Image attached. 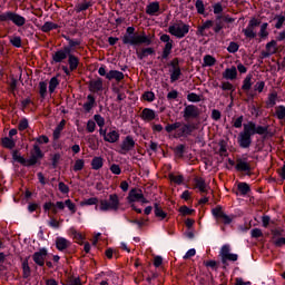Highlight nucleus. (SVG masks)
<instances>
[{
	"label": "nucleus",
	"mask_w": 285,
	"mask_h": 285,
	"mask_svg": "<svg viewBox=\"0 0 285 285\" xmlns=\"http://www.w3.org/2000/svg\"><path fill=\"white\" fill-rule=\"evenodd\" d=\"M255 135H268V126L257 125L253 120L243 124V130L237 137L239 148H250L253 145V137H255Z\"/></svg>",
	"instance_id": "f257e3e1"
},
{
	"label": "nucleus",
	"mask_w": 285,
	"mask_h": 285,
	"mask_svg": "<svg viewBox=\"0 0 285 285\" xmlns=\"http://www.w3.org/2000/svg\"><path fill=\"white\" fill-rule=\"evenodd\" d=\"M122 43L134 48H137V46H153V38L144 31L141 33L135 32V27H128L122 37Z\"/></svg>",
	"instance_id": "f03ea898"
},
{
	"label": "nucleus",
	"mask_w": 285,
	"mask_h": 285,
	"mask_svg": "<svg viewBox=\"0 0 285 285\" xmlns=\"http://www.w3.org/2000/svg\"><path fill=\"white\" fill-rule=\"evenodd\" d=\"M98 204L95 205V210H100V213H108L112 210L114 213H117L119 210L120 202H119V195L117 194H110L109 199H100L98 200Z\"/></svg>",
	"instance_id": "7ed1b4c3"
},
{
	"label": "nucleus",
	"mask_w": 285,
	"mask_h": 285,
	"mask_svg": "<svg viewBox=\"0 0 285 285\" xmlns=\"http://www.w3.org/2000/svg\"><path fill=\"white\" fill-rule=\"evenodd\" d=\"M168 32L173 37H176V39H184L190 32V24L179 20L177 23L169 26Z\"/></svg>",
	"instance_id": "20e7f679"
},
{
	"label": "nucleus",
	"mask_w": 285,
	"mask_h": 285,
	"mask_svg": "<svg viewBox=\"0 0 285 285\" xmlns=\"http://www.w3.org/2000/svg\"><path fill=\"white\" fill-rule=\"evenodd\" d=\"M212 215L217 222H220V224H224L225 226H229V224H233V219H235V215H227L224 213V207H222V205H217L213 208Z\"/></svg>",
	"instance_id": "39448f33"
},
{
	"label": "nucleus",
	"mask_w": 285,
	"mask_h": 285,
	"mask_svg": "<svg viewBox=\"0 0 285 285\" xmlns=\"http://www.w3.org/2000/svg\"><path fill=\"white\" fill-rule=\"evenodd\" d=\"M0 21H12L18 28L26 26V18L14 11H7L0 14Z\"/></svg>",
	"instance_id": "423d86ee"
},
{
	"label": "nucleus",
	"mask_w": 285,
	"mask_h": 285,
	"mask_svg": "<svg viewBox=\"0 0 285 285\" xmlns=\"http://www.w3.org/2000/svg\"><path fill=\"white\" fill-rule=\"evenodd\" d=\"M197 130V126L195 124H189V122H181L180 121V127L177 128L176 130V139H186L187 137H193V132Z\"/></svg>",
	"instance_id": "0eeeda50"
},
{
	"label": "nucleus",
	"mask_w": 285,
	"mask_h": 285,
	"mask_svg": "<svg viewBox=\"0 0 285 285\" xmlns=\"http://www.w3.org/2000/svg\"><path fill=\"white\" fill-rule=\"evenodd\" d=\"M43 157H46V155L42 153L41 147H39L38 144H35L31 150V156L27 159V168L41 164V159H43Z\"/></svg>",
	"instance_id": "6e6552de"
},
{
	"label": "nucleus",
	"mask_w": 285,
	"mask_h": 285,
	"mask_svg": "<svg viewBox=\"0 0 285 285\" xmlns=\"http://www.w3.org/2000/svg\"><path fill=\"white\" fill-rule=\"evenodd\" d=\"M259 26H262V20L257 18H252L248 22L247 28L243 29L242 32L246 37V39H255L257 37L255 28H259Z\"/></svg>",
	"instance_id": "1a4fd4ad"
},
{
	"label": "nucleus",
	"mask_w": 285,
	"mask_h": 285,
	"mask_svg": "<svg viewBox=\"0 0 285 285\" xmlns=\"http://www.w3.org/2000/svg\"><path fill=\"white\" fill-rule=\"evenodd\" d=\"M70 56V49L66 48L65 46L60 49H58L56 52L51 56V66H55V63H63L66 59Z\"/></svg>",
	"instance_id": "9d476101"
},
{
	"label": "nucleus",
	"mask_w": 285,
	"mask_h": 285,
	"mask_svg": "<svg viewBox=\"0 0 285 285\" xmlns=\"http://www.w3.org/2000/svg\"><path fill=\"white\" fill-rule=\"evenodd\" d=\"M199 117V108L195 105H187L183 111V118L185 121L190 119H198Z\"/></svg>",
	"instance_id": "9b49d317"
},
{
	"label": "nucleus",
	"mask_w": 285,
	"mask_h": 285,
	"mask_svg": "<svg viewBox=\"0 0 285 285\" xmlns=\"http://www.w3.org/2000/svg\"><path fill=\"white\" fill-rule=\"evenodd\" d=\"M235 169L237 173H246L248 176H250V170H253L247 158H237Z\"/></svg>",
	"instance_id": "f8f14e48"
},
{
	"label": "nucleus",
	"mask_w": 285,
	"mask_h": 285,
	"mask_svg": "<svg viewBox=\"0 0 285 285\" xmlns=\"http://www.w3.org/2000/svg\"><path fill=\"white\" fill-rule=\"evenodd\" d=\"M46 257H48V249L42 247L38 252L33 253L32 259L37 266L45 267L46 266Z\"/></svg>",
	"instance_id": "ddd939ff"
},
{
	"label": "nucleus",
	"mask_w": 285,
	"mask_h": 285,
	"mask_svg": "<svg viewBox=\"0 0 285 285\" xmlns=\"http://www.w3.org/2000/svg\"><path fill=\"white\" fill-rule=\"evenodd\" d=\"M135 149V139L132 136H126L121 146H120V155H126V153H130V150Z\"/></svg>",
	"instance_id": "4468645a"
},
{
	"label": "nucleus",
	"mask_w": 285,
	"mask_h": 285,
	"mask_svg": "<svg viewBox=\"0 0 285 285\" xmlns=\"http://www.w3.org/2000/svg\"><path fill=\"white\" fill-rule=\"evenodd\" d=\"M157 117H158L157 111L150 108H144L140 114V119H142V121H155Z\"/></svg>",
	"instance_id": "2eb2a0df"
},
{
	"label": "nucleus",
	"mask_w": 285,
	"mask_h": 285,
	"mask_svg": "<svg viewBox=\"0 0 285 285\" xmlns=\"http://www.w3.org/2000/svg\"><path fill=\"white\" fill-rule=\"evenodd\" d=\"M128 204H135V202H140L144 199V193L141 189L132 188L128 194Z\"/></svg>",
	"instance_id": "dca6fc26"
},
{
	"label": "nucleus",
	"mask_w": 285,
	"mask_h": 285,
	"mask_svg": "<svg viewBox=\"0 0 285 285\" xmlns=\"http://www.w3.org/2000/svg\"><path fill=\"white\" fill-rule=\"evenodd\" d=\"M160 10L161 6L159 4V1H153L147 4L146 14H148L149 17H155Z\"/></svg>",
	"instance_id": "f3484780"
},
{
	"label": "nucleus",
	"mask_w": 285,
	"mask_h": 285,
	"mask_svg": "<svg viewBox=\"0 0 285 285\" xmlns=\"http://www.w3.org/2000/svg\"><path fill=\"white\" fill-rule=\"evenodd\" d=\"M72 246V243L63 237H57L56 238V248L57 250H60V253H63V250H67V248H70Z\"/></svg>",
	"instance_id": "a211bd4d"
},
{
	"label": "nucleus",
	"mask_w": 285,
	"mask_h": 285,
	"mask_svg": "<svg viewBox=\"0 0 285 285\" xmlns=\"http://www.w3.org/2000/svg\"><path fill=\"white\" fill-rule=\"evenodd\" d=\"M104 90V79L98 78L89 82L90 92H101Z\"/></svg>",
	"instance_id": "6ab92c4d"
},
{
	"label": "nucleus",
	"mask_w": 285,
	"mask_h": 285,
	"mask_svg": "<svg viewBox=\"0 0 285 285\" xmlns=\"http://www.w3.org/2000/svg\"><path fill=\"white\" fill-rule=\"evenodd\" d=\"M96 106H97V98H95L92 94H89L87 96V102L82 105L85 112H91L92 108H96Z\"/></svg>",
	"instance_id": "aec40b11"
},
{
	"label": "nucleus",
	"mask_w": 285,
	"mask_h": 285,
	"mask_svg": "<svg viewBox=\"0 0 285 285\" xmlns=\"http://www.w3.org/2000/svg\"><path fill=\"white\" fill-rule=\"evenodd\" d=\"M65 128H66V119H62L53 130V134H52L53 141H59V139H61V132L63 131Z\"/></svg>",
	"instance_id": "412c9836"
},
{
	"label": "nucleus",
	"mask_w": 285,
	"mask_h": 285,
	"mask_svg": "<svg viewBox=\"0 0 285 285\" xmlns=\"http://www.w3.org/2000/svg\"><path fill=\"white\" fill-rule=\"evenodd\" d=\"M237 190L238 191H235V195L246 197V195L250 193V185H248V183H238Z\"/></svg>",
	"instance_id": "4be33fe9"
},
{
	"label": "nucleus",
	"mask_w": 285,
	"mask_h": 285,
	"mask_svg": "<svg viewBox=\"0 0 285 285\" xmlns=\"http://www.w3.org/2000/svg\"><path fill=\"white\" fill-rule=\"evenodd\" d=\"M63 38L66 39V41H68V45L65 46L70 53H72L75 51V48H78V46H81V40L79 39H71L68 36H63Z\"/></svg>",
	"instance_id": "5701e85b"
},
{
	"label": "nucleus",
	"mask_w": 285,
	"mask_h": 285,
	"mask_svg": "<svg viewBox=\"0 0 285 285\" xmlns=\"http://www.w3.org/2000/svg\"><path fill=\"white\" fill-rule=\"evenodd\" d=\"M67 59L69 63V70H71V72H75V70L79 68V57L75 56V53H69Z\"/></svg>",
	"instance_id": "b1692460"
},
{
	"label": "nucleus",
	"mask_w": 285,
	"mask_h": 285,
	"mask_svg": "<svg viewBox=\"0 0 285 285\" xmlns=\"http://www.w3.org/2000/svg\"><path fill=\"white\" fill-rule=\"evenodd\" d=\"M223 78L229 81H234V79H237V67L225 69V71L223 72Z\"/></svg>",
	"instance_id": "393cba45"
},
{
	"label": "nucleus",
	"mask_w": 285,
	"mask_h": 285,
	"mask_svg": "<svg viewBox=\"0 0 285 285\" xmlns=\"http://www.w3.org/2000/svg\"><path fill=\"white\" fill-rule=\"evenodd\" d=\"M137 58L141 60L146 59V57L155 55V48L148 47L142 48L140 51H136Z\"/></svg>",
	"instance_id": "a878e982"
},
{
	"label": "nucleus",
	"mask_w": 285,
	"mask_h": 285,
	"mask_svg": "<svg viewBox=\"0 0 285 285\" xmlns=\"http://www.w3.org/2000/svg\"><path fill=\"white\" fill-rule=\"evenodd\" d=\"M124 72L119 71V70H110L108 71L107 75V79L108 81H112V79H115L116 81H124Z\"/></svg>",
	"instance_id": "bb28decb"
},
{
	"label": "nucleus",
	"mask_w": 285,
	"mask_h": 285,
	"mask_svg": "<svg viewBox=\"0 0 285 285\" xmlns=\"http://www.w3.org/2000/svg\"><path fill=\"white\" fill-rule=\"evenodd\" d=\"M173 52V41L166 42L161 56H158L157 59H160V61H164V59H168L170 57V53Z\"/></svg>",
	"instance_id": "cd10ccee"
},
{
	"label": "nucleus",
	"mask_w": 285,
	"mask_h": 285,
	"mask_svg": "<svg viewBox=\"0 0 285 285\" xmlns=\"http://www.w3.org/2000/svg\"><path fill=\"white\" fill-rule=\"evenodd\" d=\"M119 134L117 130H111L107 134V136H105V141H107L108 144H117V141H119Z\"/></svg>",
	"instance_id": "c85d7f7f"
},
{
	"label": "nucleus",
	"mask_w": 285,
	"mask_h": 285,
	"mask_svg": "<svg viewBox=\"0 0 285 285\" xmlns=\"http://www.w3.org/2000/svg\"><path fill=\"white\" fill-rule=\"evenodd\" d=\"M92 170H101L104 168V158L99 156H95L91 160Z\"/></svg>",
	"instance_id": "c756f323"
},
{
	"label": "nucleus",
	"mask_w": 285,
	"mask_h": 285,
	"mask_svg": "<svg viewBox=\"0 0 285 285\" xmlns=\"http://www.w3.org/2000/svg\"><path fill=\"white\" fill-rule=\"evenodd\" d=\"M51 30H59V24L52 22V21H47L41 26V32H51Z\"/></svg>",
	"instance_id": "7c9ffc66"
},
{
	"label": "nucleus",
	"mask_w": 285,
	"mask_h": 285,
	"mask_svg": "<svg viewBox=\"0 0 285 285\" xmlns=\"http://www.w3.org/2000/svg\"><path fill=\"white\" fill-rule=\"evenodd\" d=\"M154 213L156 217H159V219H166V217H168V214L164 212L161 206H159V203L154 204Z\"/></svg>",
	"instance_id": "2f4dec72"
},
{
	"label": "nucleus",
	"mask_w": 285,
	"mask_h": 285,
	"mask_svg": "<svg viewBox=\"0 0 285 285\" xmlns=\"http://www.w3.org/2000/svg\"><path fill=\"white\" fill-rule=\"evenodd\" d=\"M252 88H253V76L247 75L243 80L242 90H244V92H248V90H250Z\"/></svg>",
	"instance_id": "473e14b6"
},
{
	"label": "nucleus",
	"mask_w": 285,
	"mask_h": 285,
	"mask_svg": "<svg viewBox=\"0 0 285 285\" xmlns=\"http://www.w3.org/2000/svg\"><path fill=\"white\" fill-rule=\"evenodd\" d=\"M32 275V269H30V265L28 264V258H24L22 262V277L23 279H28Z\"/></svg>",
	"instance_id": "72a5a7b5"
},
{
	"label": "nucleus",
	"mask_w": 285,
	"mask_h": 285,
	"mask_svg": "<svg viewBox=\"0 0 285 285\" xmlns=\"http://www.w3.org/2000/svg\"><path fill=\"white\" fill-rule=\"evenodd\" d=\"M223 28H224V21H222V16H216V19L214 21V28H213L215 35H219Z\"/></svg>",
	"instance_id": "f704fd0d"
},
{
	"label": "nucleus",
	"mask_w": 285,
	"mask_h": 285,
	"mask_svg": "<svg viewBox=\"0 0 285 285\" xmlns=\"http://www.w3.org/2000/svg\"><path fill=\"white\" fill-rule=\"evenodd\" d=\"M174 155L175 157H178V159H183L184 155H186V145L184 144L177 145L174 148Z\"/></svg>",
	"instance_id": "c9c22d12"
},
{
	"label": "nucleus",
	"mask_w": 285,
	"mask_h": 285,
	"mask_svg": "<svg viewBox=\"0 0 285 285\" xmlns=\"http://www.w3.org/2000/svg\"><path fill=\"white\" fill-rule=\"evenodd\" d=\"M12 159H13V161H18V164H21V166L28 167V159H26L23 156L19 155V151L14 150L12 153Z\"/></svg>",
	"instance_id": "e433bc0d"
},
{
	"label": "nucleus",
	"mask_w": 285,
	"mask_h": 285,
	"mask_svg": "<svg viewBox=\"0 0 285 285\" xmlns=\"http://www.w3.org/2000/svg\"><path fill=\"white\" fill-rule=\"evenodd\" d=\"M1 144H2L3 148H8L9 150H12V148H14V146H17V142L13 139H11L10 137L2 138Z\"/></svg>",
	"instance_id": "4c0bfd02"
},
{
	"label": "nucleus",
	"mask_w": 285,
	"mask_h": 285,
	"mask_svg": "<svg viewBox=\"0 0 285 285\" xmlns=\"http://www.w3.org/2000/svg\"><path fill=\"white\" fill-rule=\"evenodd\" d=\"M42 208H43L45 213H50V210H51L52 215H57V213H59V210L55 206V203H52V202L45 203Z\"/></svg>",
	"instance_id": "58836bf2"
},
{
	"label": "nucleus",
	"mask_w": 285,
	"mask_h": 285,
	"mask_svg": "<svg viewBox=\"0 0 285 285\" xmlns=\"http://www.w3.org/2000/svg\"><path fill=\"white\" fill-rule=\"evenodd\" d=\"M59 83H61V81L57 77H52L49 80V92H50V95L55 94V90H57V87L59 86Z\"/></svg>",
	"instance_id": "ea45409f"
},
{
	"label": "nucleus",
	"mask_w": 285,
	"mask_h": 285,
	"mask_svg": "<svg viewBox=\"0 0 285 285\" xmlns=\"http://www.w3.org/2000/svg\"><path fill=\"white\" fill-rule=\"evenodd\" d=\"M39 95L41 99H46V97L48 96V82L46 81L39 82Z\"/></svg>",
	"instance_id": "a19ab883"
},
{
	"label": "nucleus",
	"mask_w": 285,
	"mask_h": 285,
	"mask_svg": "<svg viewBox=\"0 0 285 285\" xmlns=\"http://www.w3.org/2000/svg\"><path fill=\"white\" fill-rule=\"evenodd\" d=\"M180 78H181V68L173 69L170 73V83H175V81H179Z\"/></svg>",
	"instance_id": "79ce46f5"
},
{
	"label": "nucleus",
	"mask_w": 285,
	"mask_h": 285,
	"mask_svg": "<svg viewBox=\"0 0 285 285\" xmlns=\"http://www.w3.org/2000/svg\"><path fill=\"white\" fill-rule=\"evenodd\" d=\"M266 104H267V108H274V106H276V104H277V91H274V92L268 95V101Z\"/></svg>",
	"instance_id": "37998d69"
},
{
	"label": "nucleus",
	"mask_w": 285,
	"mask_h": 285,
	"mask_svg": "<svg viewBox=\"0 0 285 285\" xmlns=\"http://www.w3.org/2000/svg\"><path fill=\"white\" fill-rule=\"evenodd\" d=\"M203 61H204V66H207L209 68H212V66H215V63H217V59H215V57L210 55L204 56Z\"/></svg>",
	"instance_id": "c03bdc74"
},
{
	"label": "nucleus",
	"mask_w": 285,
	"mask_h": 285,
	"mask_svg": "<svg viewBox=\"0 0 285 285\" xmlns=\"http://www.w3.org/2000/svg\"><path fill=\"white\" fill-rule=\"evenodd\" d=\"M92 7V2H81V3H78L76 6V12L79 13V12H86V10H88V8H91Z\"/></svg>",
	"instance_id": "a18cd8bd"
},
{
	"label": "nucleus",
	"mask_w": 285,
	"mask_h": 285,
	"mask_svg": "<svg viewBox=\"0 0 285 285\" xmlns=\"http://www.w3.org/2000/svg\"><path fill=\"white\" fill-rule=\"evenodd\" d=\"M97 204H99V198L97 197H91L80 202V206H97Z\"/></svg>",
	"instance_id": "49530a36"
},
{
	"label": "nucleus",
	"mask_w": 285,
	"mask_h": 285,
	"mask_svg": "<svg viewBox=\"0 0 285 285\" xmlns=\"http://www.w3.org/2000/svg\"><path fill=\"white\" fill-rule=\"evenodd\" d=\"M169 179L178 186H181V184H184V175L175 176V174H169Z\"/></svg>",
	"instance_id": "de8ad7c7"
},
{
	"label": "nucleus",
	"mask_w": 285,
	"mask_h": 285,
	"mask_svg": "<svg viewBox=\"0 0 285 285\" xmlns=\"http://www.w3.org/2000/svg\"><path fill=\"white\" fill-rule=\"evenodd\" d=\"M181 127V121H176L174 124H167L165 127L166 132L170 134L174 132V130H177V128Z\"/></svg>",
	"instance_id": "09e8293b"
},
{
	"label": "nucleus",
	"mask_w": 285,
	"mask_h": 285,
	"mask_svg": "<svg viewBox=\"0 0 285 285\" xmlns=\"http://www.w3.org/2000/svg\"><path fill=\"white\" fill-rule=\"evenodd\" d=\"M187 101H190L191 104H199V101H202V96L190 92L187 95Z\"/></svg>",
	"instance_id": "8fccbe9b"
},
{
	"label": "nucleus",
	"mask_w": 285,
	"mask_h": 285,
	"mask_svg": "<svg viewBox=\"0 0 285 285\" xmlns=\"http://www.w3.org/2000/svg\"><path fill=\"white\" fill-rule=\"evenodd\" d=\"M195 8L198 14H204V12H206V7L204 6L203 0H196Z\"/></svg>",
	"instance_id": "3c124183"
},
{
	"label": "nucleus",
	"mask_w": 285,
	"mask_h": 285,
	"mask_svg": "<svg viewBox=\"0 0 285 285\" xmlns=\"http://www.w3.org/2000/svg\"><path fill=\"white\" fill-rule=\"evenodd\" d=\"M85 166H86V161L83 159H77L73 165L75 173H79L80 170H83Z\"/></svg>",
	"instance_id": "603ef678"
},
{
	"label": "nucleus",
	"mask_w": 285,
	"mask_h": 285,
	"mask_svg": "<svg viewBox=\"0 0 285 285\" xmlns=\"http://www.w3.org/2000/svg\"><path fill=\"white\" fill-rule=\"evenodd\" d=\"M94 120L97 124V126H99V128H104V126H106V119L99 114H96L94 116Z\"/></svg>",
	"instance_id": "864d4df0"
},
{
	"label": "nucleus",
	"mask_w": 285,
	"mask_h": 285,
	"mask_svg": "<svg viewBox=\"0 0 285 285\" xmlns=\"http://www.w3.org/2000/svg\"><path fill=\"white\" fill-rule=\"evenodd\" d=\"M276 117L281 120L285 119V106L279 105L276 107Z\"/></svg>",
	"instance_id": "5fc2aeb1"
},
{
	"label": "nucleus",
	"mask_w": 285,
	"mask_h": 285,
	"mask_svg": "<svg viewBox=\"0 0 285 285\" xmlns=\"http://www.w3.org/2000/svg\"><path fill=\"white\" fill-rule=\"evenodd\" d=\"M271 234H272V239L275 240V239L282 237V235H284V229L274 228V229H271Z\"/></svg>",
	"instance_id": "6e6d98bb"
},
{
	"label": "nucleus",
	"mask_w": 285,
	"mask_h": 285,
	"mask_svg": "<svg viewBox=\"0 0 285 285\" xmlns=\"http://www.w3.org/2000/svg\"><path fill=\"white\" fill-rule=\"evenodd\" d=\"M239 50V45L235 41L229 42V46L227 47V52H230V55H235Z\"/></svg>",
	"instance_id": "4d7b16f0"
},
{
	"label": "nucleus",
	"mask_w": 285,
	"mask_h": 285,
	"mask_svg": "<svg viewBox=\"0 0 285 285\" xmlns=\"http://www.w3.org/2000/svg\"><path fill=\"white\" fill-rule=\"evenodd\" d=\"M275 19L277 20L275 28L276 30H282V27L284 26L285 22V17L283 14L275 16Z\"/></svg>",
	"instance_id": "13d9d810"
},
{
	"label": "nucleus",
	"mask_w": 285,
	"mask_h": 285,
	"mask_svg": "<svg viewBox=\"0 0 285 285\" xmlns=\"http://www.w3.org/2000/svg\"><path fill=\"white\" fill-rule=\"evenodd\" d=\"M178 97H179V91H177L176 89H174L167 94L168 101H177Z\"/></svg>",
	"instance_id": "bf43d9fd"
},
{
	"label": "nucleus",
	"mask_w": 285,
	"mask_h": 285,
	"mask_svg": "<svg viewBox=\"0 0 285 285\" xmlns=\"http://www.w3.org/2000/svg\"><path fill=\"white\" fill-rule=\"evenodd\" d=\"M33 141L39 146L41 144H50V138L46 135H41L38 138H35Z\"/></svg>",
	"instance_id": "052dcab7"
},
{
	"label": "nucleus",
	"mask_w": 285,
	"mask_h": 285,
	"mask_svg": "<svg viewBox=\"0 0 285 285\" xmlns=\"http://www.w3.org/2000/svg\"><path fill=\"white\" fill-rule=\"evenodd\" d=\"M65 206H67V208L70 210V213H72V214L77 213V205H75V203H72V200H70V199L65 200Z\"/></svg>",
	"instance_id": "680f3d73"
},
{
	"label": "nucleus",
	"mask_w": 285,
	"mask_h": 285,
	"mask_svg": "<svg viewBox=\"0 0 285 285\" xmlns=\"http://www.w3.org/2000/svg\"><path fill=\"white\" fill-rule=\"evenodd\" d=\"M250 235L254 239H259V237H264V233L259 228L252 229Z\"/></svg>",
	"instance_id": "e2e57ef3"
},
{
	"label": "nucleus",
	"mask_w": 285,
	"mask_h": 285,
	"mask_svg": "<svg viewBox=\"0 0 285 285\" xmlns=\"http://www.w3.org/2000/svg\"><path fill=\"white\" fill-rule=\"evenodd\" d=\"M239 259V255L229 253L225 257H223V262H237Z\"/></svg>",
	"instance_id": "0e129e2a"
},
{
	"label": "nucleus",
	"mask_w": 285,
	"mask_h": 285,
	"mask_svg": "<svg viewBox=\"0 0 285 285\" xmlns=\"http://www.w3.org/2000/svg\"><path fill=\"white\" fill-rule=\"evenodd\" d=\"M28 119L27 118H22L18 125V130L23 131V130H28Z\"/></svg>",
	"instance_id": "69168bd1"
},
{
	"label": "nucleus",
	"mask_w": 285,
	"mask_h": 285,
	"mask_svg": "<svg viewBox=\"0 0 285 285\" xmlns=\"http://www.w3.org/2000/svg\"><path fill=\"white\" fill-rule=\"evenodd\" d=\"M207 268H212V271H217L219 264L217 261H207L204 263Z\"/></svg>",
	"instance_id": "338daca9"
},
{
	"label": "nucleus",
	"mask_w": 285,
	"mask_h": 285,
	"mask_svg": "<svg viewBox=\"0 0 285 285\" xmlns=\"http://www.w3.org/2000/svg\"><path fill=\"white\" fill-rule=\"evenodd\" d=\"M220 88L222 90L226 91V90H230L232 92H235V87L233 86V83L226 81V82H223L220 85Z\"/></svg>",
	"instance_id": "774afa93"
}]
</instances>
